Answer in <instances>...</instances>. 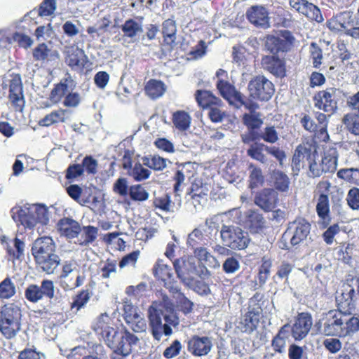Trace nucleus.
<instances>
[{"label":"nucleus","instance_id":"4d7b16f0","mask_svg":"<svg viewBox=\"0 0 359 359\" xmlns=\"http://www.w3.org/2000/svg\"><path fill=\"white\" fill-rule=\"evenodd\" d=\"M80 272L79 264L78 262L72 259L69 260H65L61 263V271L60 275L63 276H75Z\"/></svg>","mask_w":359,"mask_h":359},{"label":"nucleus","instance_id":"a19ab883","mask_svg":"<svg viewBox=\"0 0 359 359\" xmlns=\"http://www.w3.org/2000/svg\"><path fill=\"white\" fill-rule=\"evenodd\" d=\"M316 212L320 219L325 223V226H327L330 218V204L327 195L321 194L319 196L316 205Z\"/></svg>","mask_w":359,"mask_h":359},{"label":"nucleus","instance_id":"ea45409f","mask_svg":"<svg viewBox=\"0 0 359 359\" xmlns=\"http://www.w3.org/2000/svg\"><path fill=\"white\" fill-rule=\"evenodd\" d=\"M271 180L274 188L280 192L289 190L290 180L288 176L280 170H274L271 175Z\"/></svg>","mask_w":359,"mask_h":359},{"label":"nucleus","instance_id":"e2e57ef3","mask_svg":"<svg viewBox=\"0 0 359 359\" xmlns=\"http://www.w3.org/2000/svg\"><path fill=\"white\" fill-rule=\"evenodd\" d=\"M189 288L192 289L194 292L200 295H208L210 293L209 285L203 281L196 280L194 278L190 280L189 285H185Z\"/></svg>","mask_w":359,"mask_h":359},{"label":"nucleus","instance_id":"37998d69","mask_svg":"<svg viewBox=\"0 0 359 359\" xmlns=\"http://www.w3.org/2000/svg\"><path fill=\"white\" fill-rule=\"evenodd\" d=\"M165 91V84L161 81L150 80L145 86V92L151 99H156L162 96Z\"/></svg>","mask_w":359,"mask_h":359},{"label":"nucleus","instance_id":"9d476101","mask_svg":"<svg viewBox=\"0 0 359 359\" xmlns=\"http://www.w3.org/2000/svg\"><path fill=\"white\" fill-rule=\"evenodd\" d=\"M92 327L111 349L114 346L119 332L112 326L111 320L107 314H101L93 323Z\"/></svg>","mask_w":359,"mask_h":359},{"label":"nucleus","instance_id":"4be33fe9","mask_svg":"<svg viewBox=\"0 0 359 359\" xmlns=\"http://www.w3.org/2000/svg\"><path fill=\"white\" fill-rule=\"evenodd\" d=\"M289 4L299 13L317 22H322L323 20L320 9L307 0H290Z\"/></svg>","mask_w":359,"mask_h":359},{"label":"nucleus","instance_id":"e433bc0d","mask_svg":"<svg viewBox=\"0 0 359 359\" xmlns=\"http://www.w3.org/2000/svg\"><path fill=\"white\" fill-rule=\"evenodd\" d=\"M290 332V325L286 324L283 325L276 336L273 339L271 346L273 350L282 353L285 351L286 340L288 339Z\"/></svg>","mask_w":359,"mask_h":359},{"label":"nucleus","instance_id":"a211bd4d","mask_svg":"<svg viewBox=\"0 0 359 359\" xmlns=\"http://www.w3.org/2000/svg\"><path fill=\"white\" fill-rule=\"evenodd\" d=\"M358 23L355 22V17L353 13L350 11H346L338 14L334 20H331L327 23V27L332 31H345L346 34L348 35L349 31L358 25Z\"/></svg>","mask_w":359,"mask_h":359},{"label":"nucleus","instance_id":"c756f323","mask_svg":"<svg viewBox=\"0 0 359 359\" xmlns=\"http://www.w3.org/2000/svg\"><path fill=\"white\" fill-rule=\"evenodd\" d=\"M194 255V259L196 258L198 261L197 266H205L207 268L208 266L214 269L220 267V263L218 259L206 248L202 246L195 248Z\"/></svg>","mask_w":359,"mask_h":359},{"label":"nucleus","instance_id":"680f3d73","mask_svg":"<svg viewBox=\"0 0 359 359\" xmlns=\"http://www.w3.org/2000/svg\"><path fill=\"white\" fill-rule=\"evenodd\" d=\"M309 52L313 67L319 68L322 65V61L323 59L322 49L317 45L316 43L312 42L310 45Z\"/></svg>","mask_w":359,"mask_h":359},{"label":"nucleus","instance_id":"de8ad7c7","mask_svg":"<svg viewBox=\"0 0 359 359\" xmlns=\"http://www.w3.org/2000/svg\"><path fill=\"white\" fill-rule=\"evenodd\" d=\"M343 337L353 335L359 330V318L356 316H348L343 313Z\"/></svg>","mask_w":359,"mask_h":359},{"label":"nucleus","instance_id":"f704fd0d","mask_svg":"<svg viewBox=\"0 0 359 359\" xmlns=\"http://www.w3.org/2000/svg\"><path fill=\"white\" fill-rule=\"evenodd\" d=\"M69 115L70 112L68 110L60 109L50 112L39 120V125L41 126L48 127L59 122L63 123L69 117Z\"/></svg>","mask_w":359,"mask_h":359},{"label":"nucleus","instance_id":"69168bd1","mask_svg":"<svg viewBox=\"0 0 359 359\" xmlns=\"http://www.w3.org/2000/svg\"><path fill=\"white\" fill-rule=\"evenodd\" d=\"M208 188L207 186H202L201 187H192L191 191L192 196V203L195 207H196L197 205H199L201 203V200H204V197L208 195Z\"/></svg>","mask_w":359,"mask_h":359},{"label":"nucleus","instance_id":"c03bdc74","mask_svg":"<svg viewBox=\"0 0 359 359\" xmlns=\"http://www.w3.org/2000/svg\"><path fill=\"white\" fill-rule=\"evenodd\" d=\"M162 29L165 42L172 46L176 40L177 27L175 22L171 19L165 20Z\"/></svg>","mask_w":359,"mask_h":359},{"label":"nucleus","instance_id":"b1692460","mask_svg":"<svg viewBox=\"0 0 359 359\" xmlns=\"http://www.w3.org/2000/svg\"><path fill=\"white\" fill-rule=\"evenodd\" d=\"M57 230L61 236L69 241H74L80 234L81 226L77 221L72 218L64 217L59 220Z\"/></svg>","mask_w":359,"mask_h":359},{"label":"nucleus","instance_id":"423d86ee","mask_svg":"<svg viewBox=\"0 0 359 359\" xmlns=\"http://www.w3.org/2000/svg\"><path fill=\"white\" fill-rule=\"evenodd\" d=\"M220 238L224 245L233 250H244L250 243L248 233L239 226L233 225H222Z\"/></svg>","mask_w":359,"mask_h":359},{"label":"nucleus","instance_id":"8fccbe9b","mask_svg":"<svg viewBox=\"0 0 359 359\" xmlns=\"http://www.w3.org/2000/svg\"><path fill=\"white\" fill-rule=\"evenodd\" d=\"M244 125L250 130L259 128L263 124L260 113H245L243 116Z\"/></svg>","mask_w":359,"mask_h":359},{"label":"nucleus","instance_id":"6ab92c4d","mask_svg":"<svg viewBox=\"0 0 359 359\" xmlns=\"http://www.w3.org/2000/svg\"><path fill=\"white\" fill-rule=\"evenodd\" d=\"M10 79V101L15 107V110L22 111L25 105L23 88L21 76L19 74L11 75Z\"/></svg>","mask_w":359,"mask_h":359},{"label":"nucleus","instance_id":"393cba45","mask_svg":"<svg viewBox=\"0 0 359 359\" xmlns=\"http://www.w3.org/2000/svg\"><path fill=\"white\" fill-rule=\"evenodd\" d=\"M277 200L276 191L273 189L267 188L257 194L255 203L264 211H271L275 208Z\"/></svg>","mask_w":359,"mask_h":359},{"label":"nucleus","instance_id":"5fc2aeb1","mask_svg":"<svg viewBox=\"0 0 359 359\" xmlns=\"http://www.w3.org/2000/svg\"><path fill=\"white\" fill-rule=\"evenodd\" d=\"M317 152L313 147L312 150V157L309 160L308 164L309 167V175L313 177H317L322 175L324 172L321 162L316 161Z\"/></svg>","mask_w":359,"mask_h":359},{"label":"nucleus","instance_id":"3c124183","mask_svg":"<svg viewBox=\"0 0 359 359\" xmlns=\"http://www.w3.org/2000/svg\"><path fill=\"white\" fill-rule=\"evenodd\" d=\"M143 165V163H135L134 166L128 171L129 175L137 182L148 179L151 174V172Z\"/></svg>","mask_w":359,"mask_h":359},{"label":"nucleus","instance_id":"bf43d9fd","mask_svg":"<svg viewBox=\"0 0 359 359\" xmlns=\"http://www.w3.org/2000/svg\"><path fill=\"white\" fill-rule=\"evenodd\" d=\"M217 87L221 95L224 98L230 100L233 95L236 98V94L238 93L235 90L233 86L229 82L222 79H219L217 83Z\"/></svg>","mask_w":359,"mask_h":359},{"label":"nucleus","instance_id":"774afa93","mask_svg":"<svg viewBox=\"0 0 359 359\" xmlns=\"http://www.w3.org/2000/svg\"><path fill=\"white\" fill-rule=\"evenodd\" d=\"M346 201L351 208L353 210L359 209V189H351L347 194Z\"/></svg>","mask_w":359,"mask_h":359},{"label":"nucleus","instance_id":"412c9836","mask_svg":"<svg viewBox=\"0 0 359 359\" xmlns=\"http://www.w3.org/2000/svg\"><path fill=\"white\" fill-rule=\"evenodd\" d=\"M287 230L292 233L291 244L297 245L306 240L310 233L311 224L305 219L298 218L290 224Z\"/></svg>","mask_w":359,"mask_h":359},{"label":"nucleus","instance_id":"f3484780","mask_svg":"<svg viewBox=\"0 0 359 359\" xmlns=\"http://www.w3.org/2000/svg\"><path fill=\"white\" fill-rule=\"evenodd\" d=\"M212 348L211 338L198 335L192 336L187 341V350L194 356L202 357L207 355Z\"/></svg>","mask_w":359,"mask_h":359},{"label":"nucleus","instance_id":"473e14b6","mask_svg":"<svg viewBox=\"0 0 359 359\" xmlns=\"http://www.w3.org/2000/svg\"><path fill=\"white\" fill-rule=\"evenodd\" d=\"M97 235L98 229L97 227L91 225L83 226L81 227L80 234L73 242L74 244L88 247L97 239Z\"/></svg>","mask_w":359,"mask_h":359},{"label":"nucleus","instance_id":"72a5a7b5","mask_svg":"<svg viewBox=\"0 0 359 359\" xmlns=\"http://www.w3.org/2000/svg\"><path fill=\"white\" fill-rule=\"evenodd\" d=\"M60 286L65 291L73 290L81 286L85 281V276L81 273H78L74 276H58Z\"/></svg>","mask_w":359,"mask_h":359},{"label":"nucleus","instance_id":"c85d7f7f","mask_svg":"<svg viewBox=\"0 0 359 359\" xmlns=\"http://www.w3.org/2000/svg\"><path fill=\"white\" fill-rule=\"evenodd\" d=\"M65 62L74 69H81L87 62V57L82 49L72 46L66 51Z\"/></svg>","mask_w":359,"mask_h":359},{"label":"nucleus","instance_id":"603ef678","mask_svg":"<svg viewBox=\"0 0 359 359\" xmlns=\"http://www.w3.org/2000/svg\"><path fill=\"white\" fill-rule=\"evenodd\" d=\"M191 167V163H186L183 164L180 169H178L174 177L175 184L174 185V190L176 193L180 191V187L184 184L187 177H189L187 174L189 172V168Z\"/></svg>","mask_w":359,"mask_h":359},{"label":"nucleus","instance_id":"052dcab7","mask_svg":"<svg viewBox=\"0 0 359 359\" xmlns=\"http://www.w3.org/2000/svg\"><path fill=\"white\" fill-rule=\"evenodd\" d=\"M13 246H7V252L13 259H19L23 255L25 250V243L18 238H15L13 241Z\"/></svg>","mask_w":359,"mask_h":359},{"label":"nucleus","instance_id":"4468645a","mask_svg":"<svg viewBox=\"0 0 359 359\" xmlns=\"http://www.w3.org/2000/svg\"><path fill=\"white\" fill-rule=\"evenodd\" d=\"M255 300L251 299L248 312L241 318L238 328L243 332L250 334L255 330L259 325L262 309L258 304L252 305Z\"/></svg>","mask_w":359,"mask_h":359},{"label":"nucleus","instance_id":"49530a36","mask_svg":"<svg viewBox=\"0 0 359 359\" xmlns=\"http://www.w3.org/2000/svg\"><path fill=\"white\" fill-rule=\"evenodd\" d=\"M249 187L251 189L262 186L264 182V177L260 168L253 163L249 165Z\"/></svg>","mask_w":359,"mask_h":359},{"label":"nucleus","instance_id":"4c0bfd02","mask_svg":"<svg viewBox=\"0 0 359 359\" xmlns=\"http://www.w3.org/2000/svg\"><path fill=\"white\" fill-rule=\"evenodd\" d=\"M154 271L155 276L161 279L164 283V285H170L171 280H174L171 267L165 264L162 260L157 262Z\"/></svg>","mask_w":359,"mask_h":359},{"label":"nucleus","instance_id":"338daca9","mask_svg":"<svg viewBox=\"0 0 359 359\" xmlns=\"http://www.w3.org/2000/svg\"><path fill=\"white\" fill-rule=\"evenodd\" d=\"M130 195L133 200L139 201H146L149 197V193L140 184L130 187Z\"/></svg>","mask_w":359,"mask_h":359},{"label":"nucleus","instance_id":"f257e3e1","mask_svg":"<svg viewBox=\"0 0 359 359\" xmlns=\"http://www.w3.org/2000/svg\"><path fill=\"white\" fill-rule=\"evenodd\" d=\"M55 248L53 240L47 236L37 238L32 248L37 265L48 274L53 273L60 264V257L55 254Z\"/></svg>","mask_w":359,"mask_h":359},{"label":"nucleus","instance_id":"cd10ccee","mask_svg":"<svg viewBox=\"0 0 359 359\" xmlns=\"http://www.w3.org/2000/svg\"><path fill=\"white\" fill-rule=\"evenodd\" d=\"M263 68L278 77L285 76V62L279 55H266L262 59Z\"/></svg>","mask_w":359,"mask_h":359},{"label":"nucleus","instance_id":"c9c22d12","mask_svg":"<svg viewBox=\"0 0 359 359\" xmlns=\"http://www.w3.org/2000/svg\"><path fill=\"white\" fill-rule=\"evenodd\" d=\"M338 152L336 148L330 147L324 152L320 162L324 172H334L337 170Z\"/></svg>","mask_w":359,"mask_h":359},{"label":"nucleus","instance_id":"20e7f679","mask_svg":"<svg viewBox=\"0 0 359 359\" xmlns=\"http://www.w3.org/2000/svg\"><path fill=\"white\" fill-rule=\"evenodd\" d=\"M22 311L15 304L8 303L0 311V331L7 339L13 338L21 328Z\"/></svg>","mask_w":359,"mask_h":359},{"label":"nucleus","instance_id":"6e6d98bb","mask_svg":"<svg viewBox=\"0 0 359 359\" xmlns=\"http://www.w3.org/2000/svg\"><path fill=\"white\" fill-rule=\"evenodd\" d=\"M259 137L269 144H275L279 140L278 133L273 126L265 127L259 133Z\"/></svg>","mask_w":359,"mask_h":359},{"label":"nucleus","instance_id":"7ed1b4c3","mask_svg":"<svg viewBox=\"0 0 359 359\" xmlns=\"http://www.w3.org/2000/svg\"><path fill=\"white\" fill-rule=\"evenodd\" d=\"M158 307L156 304L149 306L148 318L153 337L160 341L163 335L170 336L172 333L171 327L177 326L180 321L175 313H164Z\"/></svg>","mask_w":359,"mask_h":359},{"label":"nucleus","instance_id":"2eb2a0df","mask_svg":"<svg viewBox=\"0 0 359 359\" xmlns=\"http://www.w3.org/2000/svg\"><path fill=\"white\" fill-rule=\"evenodd\" d=\"M123 318L127 325L135 332H142L147 329V323L137 306L130 302H125L123 305Z\"/></svg>","mask_w":359,"mask_h":359},{"label":"nucleus","instance_id":"dca6fc26","mask_svg":"<svg viewBox=\"0 0 359 359\" xmlns=\"http://www.w3.org/2000/svg\"><path fill=\"white\" fill-rule=\"evenodd\" d=\"M343 313L337 311H329L325 318L323 332L327 336L343 337Z\"/></svg>","mask_w":359,"mask_h":359},{"label":"nucleus","instance_id":"5701e85b","mask_svg":"<svg viewBox=\"0 0 359 359\" xmlns=\"http://www.w3.org/2000/svg\"><path fill=\"white\" fill-rule=\"evenodd\" d=\"M313 325L312 317L308 313H301L298 315L290 332L295 340L304 339L309 332Z\"/></svg>","mask_w":359,"mask_h":359},{"label":"nucleus","instance_id":"6e6552de","mask_svg":"<svg viewBox=\"0 0 359 359\" xmlns=\"http://www.w3.org/2000/svg\"><path fill=\"white\" fill-rule=\"evenodd\" d=\"M250 96L259 101L269 100L275 92L273 83L263 75L252 78L248 83Z\"/></svg>","mask_w":359,"mask_h":359},{"label":"nucleus","instance_id":"13d9d810","mask_svg":"<svg viewBox=\"0 0 359 359\" xmlns=\"http://www.w3.org/2000/svg\"><path fill=\"white\" fill-rule=\"evenodd\" d=\"M15 294V286L10 278H6L0 283V298L9 299Z\"/></svg>","mask_w":359,"mask_h":359},{"label":"nucleus","instance_id":"39448f33","mask_svg":"<svg viewBox=\"0 0 359 359\" xmlns=\"http://www.w3.org/2000/svg\"><path fill=\"white\" fill-rule=\"evenodd\" d=\"M173 266L177 277L184 285H189L194 275L201 278H206L211 276L210 271L205 266H197L193 257L177 259Z\"/></svg>","mask_w":359,"mask_h":359},{"label":"nucleus","instance_id":"f03ea898","mask_svg":"<svg viewBox=\"0 0 359 359\" xmlns=\"http://www.w3.org/2000/svg\"><path fill=\"white\" fill-rule=\"evenodd\" d=\"M11 217L18 225L21 224L25 229L33 230L38 225H46L48 221V210L43 205H25L11 209Z\"/></svg>","mask_w":359,"mask_h":359},{"label":"nucleus","instance_id":"7c9ffc66","mask_svg":"<svg viewBox=\"0 0 359 359\" xmlns=\"http://www.w3.org/2000/svg\"><path fill=\"white\" fill-rule=\"evenodd\" d=\"M313 148L311 145H299L297 147L292 160L294 172L300 170L301 168L304 166V160L308 162L311 158Z\"/></svg>","mask_w":359,"mask_h":359},{"label":"nucleus","instance_id":"09e8293b","mask_svg":"<svg viewBox=\"0 0 359 359\" xmlns=\"http://www.w3.org/2000/svg\"><path fill=\"white\" fill-rule=\"evenodd\" d=\"M342 123L346 129L352 134L359 135V114L348 113L344 115Z\"/></svg>","mask_w":359,"mask_h":359},{"label":"nucleus","instance_id":"aec40b11","mask_svg":"<svg viewBox=\"0 0 359 359\" xmlns=\"http://www.w3.org/2000/svg\"><path fill=\"white\" fill-rule=\"evenodd\" d=\"M249 22L257 27L267 29L270 27L269 11L263 6H252L246 12Z\"/></svg>","mask_w":359,"mask_h":359},{"label":"nucleus","instance_id":"0e129e2a","mask_svg":"<svg viewBox=\"0 0 359 359\" xmlns=\"http://www.w3.org/2000/svg\"><path fill=\"white\" fill-rule=\"evenodd\" d=\"M56 10V0H43L41 4L37 13L41 17L50 16Z\"/></svg>","mask_w":359,"mask_h":359},{"label":"nucleus","instance_id":"9b49d317","mask_svg":"<svg viewBox=\"0 0 359 359\" xmlns=\"http://www.w3.org/2000/svg\"><path fill=\"white\" fill-rule=\"evenodd\" d=\"M138 341V337L128 331L120 332L115 341L116 344L111 348L113 353L111 358L122 359L128 356L132 351V346L136 345Z\"/></svg>","mask_w":359,"mask_h":359},{"label":"nucleus","instance_id":"0eeeda50","mask_svg":"<svg viewBox=\"0 0 359 359\" xmlns=\"http://www.w3.org/2000/svg\"><path fill=\"white\" fill-rule=\"evenodd\" d=\"M264 151L276 158L280 165H283L286 159L285 152L279 147L268 146L262 142H255L251 144L247 149V155L252 159L262 164H266L269 158Z\"/></svg>","mask_w":359,"mask_h":359},{"label":"nucleus","instance_id":"864d4df0","mask_svg":"<svg viewBox=\"0 0 359 359\" xmlns=\"http://www.w3.org/2000/svg\"><path fill=\"white\" fill-rule=\"evenodd\" d=\"M332 114H328L326 115L325 114L320 111L314 112V116L316 121H318V131L320 135H325V137L328 138L329 135L327 133V126L329 123V118Z\"/></svg>","mask_w":359,"mask_h":359},{"label":"nucleus","instance_id":"f8f14e48","mask_svg":"<svg viewBox=\"0 0 359 359\" xmlns=\"http://www.w3.org/2000/svg\"><path fill=\"white\" fill-rule=\"evenodd\" d=\"M314 107L324 112L333 114L338 109L337 89L327 88L317 93L313 97Z\"/></svg>","mask_w":359,"mask_h":359},{"label":"nucleus","instance_id":"58836bf2","mask_svg":"<svg viewBox=\"0 0 359 359\" xmlns=\"http://www.w3.org/2000/svg\"><path fill=\"white\" fill-rule=\"evenodd\" d=\"M172 121L177 130L186 131L190 128L191 117L189 113L179 110L172 114Z\"/></svg>","mask_w":359,"mask_h":359},{"label":"nucleus","instance_id":"bb28decb","mask_svg":"<svg viewBox=\"0 0 359 359\" xmlns=\"http://www.w3.org/2000/svg\"><path fill=\"white\" fill-rule=\"evenodd\" d=\"M142 18L139 20L128 19L121 26L123 36L130 39V41L135 43L139 41L140 36L143 33Z\"/></svg>","mask_w":359,"mask_h":359},{"label":"nucleus","instance_id":"1a4fd4ad","mask_svg":"<svg viewBox=\"0 0 359 359\" xmlns=\"http://www.w3.org/2000/svg\"><path fill=\"white\" fill-rule=\"evenodd\" d=\"M294 41V38L292 33L285 30L281 32L279 36H267L265 40V48L272 55L281 56L290 50Z\"/></svg>","mask_w":359,"mask_h":359},{"label":"nucleus","instance_id":"2f4dec72","mask_svg":"<svg viewBox=\"0 0 359 359\" xmlns=\"http://www.w3.org/2000/svg\"><path fill=\"white\" fill-rule=\"evenodd\" d=\"M33 57L36 60L49 63L57 61L59 59V53L48 45L41 43L34 49Z\"/></svg>","mask_w":359,"mask_h":359},{"label":"nucleus","instance_id":"ddd939ff","mask_svg":"<svg viewBox=\"0 0 359 359\" xmlns=\"http://www.w3.org/2000/svg\"><path fill=\"white\" fill-rule=\"evenodd\" d=\"M26 299L32 303H36L43 297L52 299L55 296V286L52 280H43L41 285L31 284L25 291Z\"/></svg>","mask_w":359,"mask_h":359},{"label":"nucleus","instance_id":"a878e982","mask_svg":"<svg viewBox=\"0 0 359 359\" xmlns=\"http://www.w3.org/2000/svg\"><path fill=\"white\" fill-rule=\"evenodd\" d=\"M245 220L243 222L245 227L252 233H259L265 228L266 221L262 214L252 210L244 212Z\"/></svg>","mask_w":359,"mask_h":359},{"label":"nucleus","instance_id":"a18cd8bd","mask_svg":"<svg viewBox=\"0 0 359 359\" xmlns=\"http://www.w3.org/2000/svg\"><path fill=\"white\" fill-rule=\"evenodd\" d=\"M142 160L143 165L156 171L163 170L167 166L168 160L160 156H144Z\"/></svg>","mask_w":359,"mask_h":359},{"label":"nucleus","instance_id":"79ce46f5","mask_svg":"<svg viewBox=\"0 0 359 359\" xmlns=\"http://www.w3.org/2000/svg\"><path fill=\"white\" fill-rule=\"evenodd\" d=\"M195 97L198 104L203 108L212 105H219L221 102L219 99L208 90H198L196 92Z\"/></svg>","mask_w":359,"mask_h":359}]
</instances>
